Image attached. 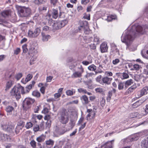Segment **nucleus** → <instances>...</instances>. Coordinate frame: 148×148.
<instances>
[{"label":"nucleus","instance_id":"63","mask_svg":"<svg viewBox=\"0 0 148 148\" xmlns=\"http://www.w3.org/2000/svg\"><path fill=\"white\" fill-rule=\"evenodd\" d=\"M51 123L50 120L47 121L46 124V127L48 128H50L51 126Z\"/></svg>","mask_w":148,"mask_h":148},{"label":"nucleus","instance_id":"27","mask_svg":"<svg viewBox=\"0 0 148 148\" xmlns=\"http://www.w3.org/2000/svg\"><path fill=\"white\" fill-rule=\"evenodd\" d=\"M52 17L56 19L58 16V11L54 9L52 13Z\"/></svg>","mask_w":148,"mask_h":148},{"label":"nucleus","instance_id":"20","mask_svg":"<svg viewBox=\"0 0 148 148\" xmlns=\"http://www.w3.org/2000/svg\"><path fill=\"white\" fill-rule=\"evenodd\" d=\"M42 40L43 41H48L49 39L51 38V36L49 35H45L44 33H41Z\"/></svg>","mask_w":148,"mask_h":148},{"label":"nucleus","instance_id":"37","mask_svg":"<svg viewBox=\"0 0 148 148\" xmlns=\"http://www.w3.org/2000/svg\"><path fill=\"white\" fill-rule=\"evenodd\" d=\"M101 75L98 76L96 79L97 82H99L102 84V78Z\"/></svg>","mask_w":148,"mask_h":148},{"label":"nucleus","instance_id":"56","mask_svg":"<svg viewBox=\"0 0 148 148\" xmlns=\"http://www.w3.org/2000/svg\"><path fill=\"white\" fill-rule=\"evenodd\" d=\"M47 0H38V4H42L46 3Z\"/></svg>","mask_w":148,"mask_h":148},{"label":"nucleus","instance_id":"44","mask_svg":"<svg viewBox=\"0 0 148 148\" xmlns=\"http://www.w3.org/2000/svg\"><path fill=\"white\" fill-rule=\"evenodd\" d=\"M31 146L33 148H35L36 147V143L34 140H32L30 143Z\"/></svg>","mask_w":148,"mask_h":148},{"label":"nucleus","instance_id":"39","mask_svg":"<svg viewBox=\"0 0 148 148\" xmlns=\"http://www.w3.org/2000/svg\"><path fill=\"white\" fill-rule=\"evenodd\" d=\"M22 129V127H20L19 126H17L15 129V132L16 134H18L20 130H21Z\"/></svg>","mask_w":148,"mask_h":148},{"label":"nucleus","instance_id":"62","mask_svg":"<svg viewBox=\"0 0 148 148\" xmlns=\"http://www.w3.org/2000/svg\"><path fill=\"white\" fill-rule=\"evenodd\" d=\"M69 130H65L64 129L63 130H62L60 132V135H62L64 134L66 132L69 131Z\"/></svg>","mask_w":148,"mask_h":148},{"label":"nucleus","instance_id":"14","mask_svg":"<svg viewBox=\"0 0 148 148\" xmlns=\"http://www.w3.org/2000/svg\"><path fill=\"white\" fill-rule=\"evenodd\" d=\"M148 90V87L145 86L140 91V95L138 97H140L147 93Z\"/></svg>","mask_w":148,"mask_h":148},{"label":"nucleus","instance_id":"31","mask_svg":"<svg viewBox=\"0 0 148 148\" xmlns=\"http://www.w3.org/2000/svg\"><path fill=\"white\" fill-rule=\"evenodd\" d=\"M95 113L94 112L89 113L87 116V120H88V118L89 119H91L90 118V117H91L92 118H93L95 117Z\"/></svg>","mask_w":148,"mask_h":148},{"label":"nucleus","instance_id":"43","mask_svg":"<svg viewBox=\"0 0 148 148\" xmlns=\"http://www.w3.org/2000/svg\"><path fill=\"white\" fill-rule=\"evenodd\" d=\"M32 124L31 122H27L25 125V127L27 129H29L32 126Z\"/></svg>","mask_w":148,"mask_h":148},{"label":"nucleus","instance_id":"2","mask_svg":"<svg viewBox=\"0 0 148 148\" xmlns=\"http://www.w3.org/2000/svg\"><path fill=\"white\" fill-rule=\"evenodd\" d=\"M20 92L22 94L26 93L24 90L23 87L20 84H18L17 86H15L11 90L10 92V95L13 98H15L18 100L21 97Z\"/></svg>","mask_w":148,"mask_h":148},{"label":"nucleus","instance_id":"30","mask_svg":"<svg viewBox=\"0 0 148 148\" xmlns=\"http://www.w3.org/2000/svg\"><path fill=\"white\" fill-rule=\"evenodd\" d=\"M46 144L47 145H49L52 147L54 145V141L51 140L49 139L45 141Z\"/></svg>","mask_w":148,"mask_h":148},{"label":"nucleus","instance_id":"40","mask_svg":"<svg viewBox=\"0 0 148 148\" xmlns=\"http://www.w3.org/2000/svg\"><path fill=\"white\" fill-rule=\"evenodd\" d=\"M22 74L21 73L17 74L15 76V78L17 80H19L22 76Z\"/></svg>","mask_w":148,"mask_h":148},{"label":"nucleus","instance_id":"28","mask_svg":"<svg viewBox=\"0 0 148 148\" xmlns=\"http://www.w3.org/2000/svg\"><path fill=\"white\" fill-rule=\"evenodd\" d=\"M133 83V80L130 79L126 81L125 83V87H126L131 85Z\"/></svg>","mask_w":148,"mask_h":148},{"label":"nucleus","instance_id":"21","mask_svg":"<svg viewBox=\"0 0 148 148\" xmlns=\"http://www.w3.org/2000/svg\"><path fill=\"white\" fill-rule=\"evenodd\" d=\"M75 92V90L73 89H71V90H68L66 92V93L67 96H72L74 95Z\"/></svg>","mask_w":148,"mask_h":148},{"label":"nucleus","instance_id":"57","mask_svg":"<svg viewBox=\"0 0 148 148\" xmlns=\"http://www.w3.org/2000/svg\"><path fill=\"white\" fill-rule=\"evenodd\" d=\"M84 120V118L83 117H82L80 118L79 120L77 125H80V124H81L83 122Z\"/></svg>","mask_w":148,"mask_h":148},{"label":"nucleus","instance_id":"41","mask_svg":"<svg viewBox=\"0 0 148 148\" xmlns=\"http://www.w3.org/2000/svg\"><path fill=\"white\" fill-rule=\"evenodd\" d=\"M118 88L119 90L123 89L124 88V84L122 82H120L118 85Z\"/></svg>","mask_w":148,"mask_h":148},{"label":"nucleus","instance_id":"42","mask_svg":"<svg viewBox=\"0 0 148 148\" xmlns=\"http://www.w3.org/2000/svg\"><path fill=\"white\" fill-rule=\"evenodd\" d=\"M37 118V116L36 114H33L32 115V121L35 123L36 122V119Z\"/></svg>","mask_w":148,"mask_h":148},{"label":"nucleus","instance_id":"12","mask_svg":"<svg viewBox=\"0 0 148 148\" xmlns=\"http://www.w3.org/2000/svg\"><path fill=\"white\" fill-rule=\"evenodd\" d=\"M114 141V140H112L107 142L104 145H101V148H102L103 147H104V148H112V142Z\"/></svg>","mask_w":148,"mask_h":148},{"label":"nucleus","instance_id":"25","mask_svg":"<svg viewBox=\"0 0 148 148\" xmlns=\"http://www.w3.org/2000/svg\"><path fill=\"white\" fill-rule=\"evenodd\" d=\"M95 90L97 93L103 94L104 93V90L102 88H97L95 89Z\"/></svg>","mask_w":148,"mask_h":148},{"label":"nucleus","instance_id":"52","mask_svg":"<svg viewBox=\"0 0 148 148\" xmlns=\"http://www.w3.org/2000/svg\"><path fill=\"white\" fill-rule=\"evenodd\" d=\"M83 18L85 19L89 20L90 19V14H87L86 13H85Z\"/></svg>","mask_w":148,"mask_h":148},{"label":"nucleus","instance_id":"9","mask_svg":"<svg viewBox=\"0 0 148 148\" xmlns=\"http://www.w3.org/2000/svg\"><path fill=\"white\" fill-rule=\"evenodd\" d=\"M79 71H76L74 73L71 75V77L73 78H77L80 77L82 76V74L84 72V70L81 66V67L79 68Z\"/></svg>","mask_w":148,"mask_h":148},{"label":"nucleus","instance_id":"6","mask_svg":"<svg viewBox=\"0 0 148 148\" xmlns=\"http://www.w3.org/2000/svg\"><path fill=\"white\" fill-rule=\"evenodd\" d=\"M1 127L3 130L10 132V135L13 136L14 135L13 133V130L14 126L11 124H4L2 125Z\"/></svg>","mask_w":148,"mask_h":148},{"label":"nucleus","instance_id":"55","mask_svg":"<svg viewBox=\"0 0 148 148\" xmlns=\"http://www.w3.org/2000/svg\"><path fill=\"white\" fill-rule=\"evenodd\" d=\"M105 74L107 76H112L113 75L112 72L108 71H106Z\"/></svg>","mask_w":148,"mask_h":148},{"label":"nucleus","instance_id":"29","mask_svg":"<svg viewBox=\"0 0 148 148\" xmlns=\"http://www.w3.org/2000/svg\"><path fill=\"white\" fill-rule=\"evenodd\" d=\"M12 81H9L7 82L6 84V86L5 89L6 91L9 90L12 85Z\"/></svg>","mask_w":148,"mask_h":148},{"label":"nucleus","instance_id":"36","mask_svg":"<svg viewBox=\"0 0 148 148\" xmlns=\"http://www.w3.org/2000/svg\"><path fill=\"white\" fill-rule=\"evenodd\" d=\"M25 122L21 120L18 122L17 126H19V127H22V128H23Z\"/></svg>","mask_w":148,"mask_h":148},{"label":"nucleus","instance_id":"53","mask_svg":"<svg viewBox=\"0 0 148 148\" xmlns=\"http://www.w3.org/2000/svg\"><path fill=\"white\" fill-rule=\"evenodd\" d=\"M61 96V93H56L54 95V97L55 99H57L59 98Z\"/></svg>","mask_w":148,"mask_h":148},{"label":"nucleus","instance_id":"22","mask_svg":"<svg viewBox=\"0 0 148 148\" xmlns=\"http://www.w3.org/2000/svg\"><path fill=\"white\" fill-rule=\"evenodd\" d=\"M58 25L60 28L64 27L68 23V21L66 20H64L61 21H59Z\"/></svg>","mask_w":148,"mask_h":148},{"label":"nucleus","instance_id":"58","mask_svg":"<svg viewBox=\"0 0 148 148\" xmlns=\"http://www.w3.org/2000/svg\"><path fill=\"white\" fill-rule=\"evenodd\" d=\"M20 49L19 48H17L14 51V54L16 55L18 54L20 52Z\"/></svg>","mask_w":148,"mask_h":148},{"label":"nucleus","instance_id":"13","mask_svg":"<svg viewBox=\"0 0 148 148\" xmlns=\"http://www.w3.org/2000/svg\"><path fill=\"white\" fill-rule=\"evenodd\" d=\"M137 87V86L136 84H133L126 91L125 93L126 94H128L132 92Z\"/></svg>","mask_w":148,"mask_h":148},{"label":"nucleus","instance_id":"47","mask_svg":"<svg viewBox=\"0 0 148 148\" xmlns=\"http://www.w3.org/2000/svg\"><path fill=\"white\" fill-rule=\"evenodd\" d=\"M71 145L69 143H66L63 148H71Z\"/></svg>","mask_w":148,"mask_h":148},{"label":"nucleus","instance_id":"18","mask_svg":"<svg viewBox=\"0 0 148 148\" xmlns=\"http://www.w3.org/2000/svg\"><path fill=\"white\" fill-rule=\"evenodd\" d=\"M141 146L142 148H148V138L142 141Z\"/></svg>","mask_w":148,"mask_h":148},{"label":"nucleus","instance_id":"11","mask_svg":"<svg viewBox=\"0 0 148 148\" xmlns=\"http://www.w3.org/2000/svg\"><path fill=\"white\" fill-rule=\"evenodd\" d=\"M5 110L7 112L8 115H11L12 114L13 112H14V108L12 106L9 105L6 107Z\"/></svg>","mask_w":148,"mask_h":148},{"label":"nucleus","instance_id":"15","mask_svg":"<svg viewBox=\"0 0 148 148\" xmlns=\"http://www.w3.org/2000/svg\"><path fill=\"white\" fill-rule=\"evenodd\" d=\"M116 92V90L114 88H113L112 90L108 92V96L106 99L107 101L109 102L110 101L111 97L112 96V94L115 93Z\"/></svg>","mask_w":148,"mask_h":148},{"label":"nucleus","instance_id":"17","mask_svg":"<svg viewBox=\"0 0 148 148\" xmlns=\"http://www.w3.org/2000/svg\"><path fill=\"white\" fill-rule=\"evenodd\" d=\"M141 53L142 56L144 57L148 56V47H145L141 51Z\"/></svg>","mask_w":148,"mask_h":148},{"label":"nucleus","instance_id":"32","mask_svg":"<svg viewBox=\"0 0 148 148\" xmlns=\"http://www.w3.org/2000/svg\"><path fill=\"white\" fill-rule=\"evenodd\" d=\"M10 14V12L8 10H5L1 13L2 15L4 17L8 16Z\"/></svg>","mask_w":148,"mask_h":148},{"label":"nucleus","instance_id":"8","mask_svg":"<svg viewBox=\"0 0 148 148\" xmlns=\"http://www.w3.org/2000/svg\"><path fill=\"white\" fill-rule=\"evenodd\" d=\"M80 99L83 105L86 106L88 105V106H91V104L89 103L90 101L86 95H84L80 97Z\"/></svg>","mask_w":148,"mask_h":148},{"label":"nucleus","instance_id":"54","mask_svg":"<svg viewBox=\"0 0 148 148\" xmlns=\"http://www.w3.org/2000/svg\"><path fill=\"white\" fill-rule=\"evenodd\" d=\"M105 100L103 98H102L101 101V105L102 107H103L105 106Z\"/></svg>","mask_w":148,"mask_h":148},{"label":"nucleus","instance_id":"38","mask_svg":"<svg viewBox=\"0 0 148 148\" xmlns=\"http://www.w3.org/2000/svg\"><path fill=\"white\" fill-rule=\"evenodd\" d=\"M101 53H105L107 51L108 47H100Z\"/></svg>","mask_w":148,"mask_h":148},{"label":"nucleus","instance_id":"7","mask_svg":"<svg viewBox=\"0 0 148 148\" xmlns=\"http://www.w3.org/2000/svg\"><path fill=\"white\" fill-rule=\"evenodd\" d=\"M31 12V10L28 8H21L19 10V14L21 17L28 16L30 14Z\"/></svg>","mask_w":148,"mask_h":148},{"label":"nucleus","instance_id":"24","mask_svg":"<svg viewBox=\"0 0 148 148\" xmlns=\"http://www.w3.org/2000/svg\"><path fill=\"white\" fill-rule=\"evenodd\" d=\"M58 22L57 21H55L53 25H52V28L55 29H58L60 28Z\"/></svg>","mask_w":148,"mask_h":148},{"label":"nucleus","instance_id":"60","mask_svg":"<svg viewBox=\"0 0 148 148\" xmlns=\"http://www.w3.org/2000/svg\"><path fill=\"white\" fill-rule=\"evenodd\" d=\"M86 123L85 122L81 126L79 127V131H80L82 129H84L85 127H86Z\"/></svg>","mask_w":148,"mask_h":148},{"label":"nucleus","instance_id":"16","mask_svg":"<svg viewBox=\"0 0 148 148\" xmlns=\"http://www.w3.org/2000/svg\"><path fill=\"white\" fill-rule=\"evenodd\" d=\"M37 28H36L34 32L29 30L28 33V36L30 37H35L37 36Z\"/></svg>","mask_w":148,"mask_h":148},{"label":"nucleus","instance_id":"5","mask_svg":"<svg viewBox=\"0 0 148 148\" xmlns=\"http://www.w3.org/2000/svg\"><path fill=\"white\" fill-rule=\"evenodd\" d=\"M63 111L61 112V116L59 119L60 121L62 124H66L69 121V116L68 115H66V110L63 109Z\"/></svg>","mask_w":148,"mask_h":148},{"label":"nucleus","instance_id":"10","mask_svg":"<svg viewBox=\"0 0 148 148\" xmlns=\"http://www.w3.org/2000/svg\"><path fill=\"white\" fill-rule=\"evenodd\" d=\"M112 78L108 77L107 76H105L102 77V85L104 84L107 85H109L111 83V82L112 80Z\"/></svg>","mask_w":148,"mask_h":148},{"label":"nucleus","instance_id":"35","mask_svg":"<svg viewBox=\"0 0 148 148\" xmlns=\"http://www.w3.org/2000/svg\"><path fill=\"white\" fill-rule=\"evenodd\" d=\"M45 136L43 135H41L38 137V142H42L45 139Z\"/></svg>","mask_w":148,"mask_h":148},{"label":"nucleus","instance_id":"23","mask_svg":"<svg viewBox=\"0 0 148 148\" xmlns=\"http://www.w3.org/2000/svg\"><path fill=\"white\" fill-rule=\"evenodd\" d=\"M142 102L141 100H139L137 101L135 103H134L132 105V107L133 108H136L138 106L142 104Z\"/></svg>","mask_w":148,"mask_h":148},{"label":"nucleus","instance_id":"45","mask_svg":"<svg viewBox=\"0 0 148 148\" xmlns=\"http://www.w3.org/2000/svg\"><path fill=\"white\" fill-rule=\"evenodd\" d=\"M78 92L80 93L82 92L85 94L87 93L86 90L83 88H79L78 89Z\"/></svg>","mask_w":148,"mask_h":148},{"label":"nucleus","instance_id":"1","mask_svg":"<svg viewBox=\"0 0 148 148\" xmlns=\"http://www.w3.org/2000/svg\"><path fill=\"white\" fill-rule=\"evenodd\" d=\"M145 32V29L140 25L136 27L133 26L130 30L126 34L125 36H122L121 37V40L122 42L126 43L127 46L130 45L131 41L134 38L137 36L139 34H143Z\"/></svg>","mask_w":148,"mask_h":148},{"label":"nucleus","instance_id":"26","mask_svg":"<svg viewBox=\"0 0 148 148\" xmlns=\"http://www.w3.org/2000/svg\"><path fill=\"white\" fill-rule=\"evenodd\" d=\"M32 74H28L25 79V82H23V80H22L21 82L23 84H25L26 82H27L29 81L32 78Z\"/></svg>","mask_w":148,"mask_h":148},{"label":"nucleus","instance_id":"3","mask_svg":"<svg viewBox=\"0 0 148 148\" xmlns=\"http://www.w3.org/2000/svg\"><path fill=\"white\" fill-rule=\"evenodd\" d=\"M80 26L78 29L79 31L83 30L84 32L86 34L89 33L90 29L88 25V22L85 21H80L79 22Z\"/></svg>","mask_w":148,"mask_h":148},{"label":"nucleus","instance_id":"51","mask_svg":"<svg viewBox=\"0 0 148 148\" xmlns=\"http://www.w3.org/2000/svg\"><path fill=\"white\" fill-rule=\"evenodd\" d=\"M32 85H30V84L27 86L26 87V92H29L30 90L32 88Z\"/></svg>","mask_w":148,"mask_h":148},{"label":"nucleus","instance_id":"64","mask_svg":"<svg viewBox=\"0 0 148 148\" xmlns=\"http://www.w3.org/2000/svg\"><path fill=\"white\" fill-rule=\"evenodd\" d=\"M38 148H45L43 143H38Z\"/></svg>","mask_w":148,"mask_h":148},{"label":"nucleus","instance_id":"19","mask_svg":"<svg viewBox=\"0 0 148 148\" xmlns=\"http://www.w3.org/2000/svg\"><path fill=\"white\" fill-rule=\"evenodd\" d=\"M38 86L39 87H40V91L41 92L42 94H44L45 89H46V86L45 85L42 83H40L38 84Z\"/></svg>","mask_w":148,"mask_h":148},{"label":"nucleus","instance_id":"46","mask_svg":"<svg viewBox=\"0 0 148 148\" xmlns=\"http://www.w3.org/2000/svg\"><path fill=\"white\" fill-rule=\"evenodd\" d=\"M49 112V110L46 107H45L43 110L42 111V112L45 114H46L48 113Z\"/></svg>","mask_w":148,"mask_h":148},{"label":"nucleus","instance_id":"61","mask_svg":"<svg viewBox=\"0 0 148 148\" xmlns=\"http://www.w3.org/2000/svg\"><path fill=\"white\" fill-rule=\"evenodd\" d=\"M58 1V0H50L51 3L53 5H56Z\"/></svg>","mask_w":148,"mask_h":148},{"label":"nucleus","instance_id":"48","mask_svg":"<svg viewBox=\"0 0 148 148\" xmlns=\"http://www.w3.org/2000/svg\"><path fill=\"white\" fill-rule=\"evenodd\" d=\"M51 118V115L49 114H46L44 117V119L45 120H47V121H49Z\"/></svg>","mask_w":148,"mask_h":148},{"label":"nucleus","instance_id":"49","mask_svg":"<svg viewBox=\"0 0 148 148\" xmlns=\"http://www.w3.org/2000/svg\"><path fill=\"white\" fill-rule=\"evenodd\" d=\"M9 138V136L8 135L6 134H4V136H3L2 138L1 139H3V141H5L6 140H8ZM0 139H1V138Z\"/></svg>","mask_w":148,"mask_h":148},{"label":"nucleus","instance_id":"4","mask_svg":"<svg viewBox=\"0 0 148 148\" xmlns=\"http://www.w3.org/2000/svg\"><path fill=\"white\" fill-rule=\"evenodd\" d=\"M35 101V100L30 98H26L23 101L22 104L23 110L25 111L29 109L32 104Z\"/></svg>","mask_w":148,"mask_h":148},{"label":"nucleus","instance_id":"33","mask_svg":"<svg viewBox=\"0 0 148 148\" xmlns=\"http://www.w3.org/2000/svg\"><path fill=\"white\" fill-rule=\"evenodd\" d=\"M94 43H93L94 46H96V45L99 43V39L97 36H94Z\"/></svg>","mask_w":148,"mask_h":148},{"label":"nucleus","instance_id":"50","mask_svg":"<svg viewBox=\"0 0 148 148\" xmlns=\"http://www.w3.org/2000/svg\"><path fill=\"white\" fill-rule=\"evenodd\" d=\"M122 79H125L128 78L129 77L128 74L125 73H123L122 75Z\"/></svg>","mask_w":148,"mask_h":148},{"label":"nucleus","instance_id":"34","mask_svg":"<svg viewBox=\"0 0 148 148\" xmlns=\"http://www.w3.org/2000/svg\"><path fill=\"white\" fill-rule=\"evenodd\" d=\"M88 69L90 71H95L96 69V67L94 64H92L88 67Z\"/></svg>","mask_w":148,"mask_h":148},{"label":"nucleus","instance_id":"59","mask_svg":"<svg viewBox=\"0 0 148 148\" xmlns=\"http://www.w3.org/2000/svg\"><path fill=\"white\" fill-rule=\"evenodd\" d=\"M53 78L52 76H49L47 77L46 78V82H50Z\"/></svg>","mask_w":148,"mask_h":148}]
</instances>
